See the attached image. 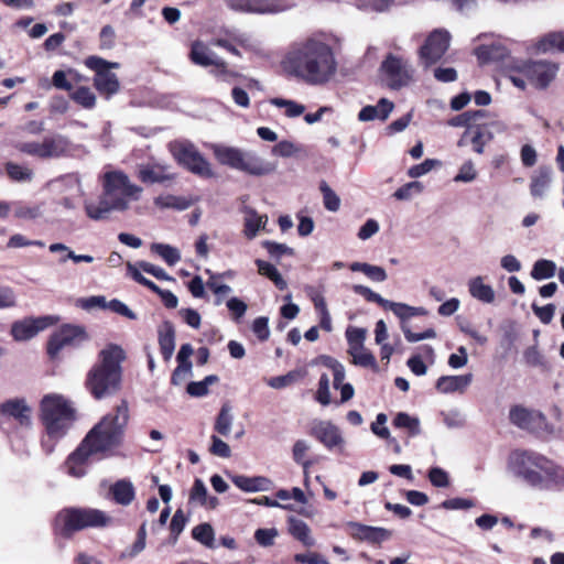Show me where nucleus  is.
<instances>
[{
	"label": "nucleus",
	"mask_w": 564,
	"mask_h": 564,
	"mask_svg": "<svg viewBox=\"0 0 564 564\" xmlns=\"http://www.w3.org/2000/svg\"><path fill=\"white\" fill-rule=\"evenodd\" d=\"M285 69L312 86L329 83L337 74L338 63L333 47L317 37L292 45L284 59Z\"/></svg>",
	"instance_id": "f257e3e1"
},
{
	"label": "nucleus",
	"mask_w": 564,
	"mask_h": 564,
	"mask_svg": "<svg viewBox=\"0 0 564 564\" xmlns=\"http://www.w3.org/2000/svg\"><path fill=\"white\" fill-rule=\"evenodd\" d=\"M130 412L128 401L122 399L111 412L105 414L88 432L78 448L73 452V477L85 475L82 463L93 454L106 456L121 445L124 431L129 423Z\"/></svg>",
	"instance_id": "f03ea898"
},
{
	"label": "nucleus",
	"mask_w": 564,
	"mask_h": 564,
	"mask_svg": "<svg viewBox=\"0 0 564 564\" xmlns=\"http://www.w3.org/2000/svg\"><path fill=\"white\" fill-rule=\"evenodd\" d=\"M507 471L533 489L564 490V467L535 451H512L507 459Z\"/></svg>",
	"instance_id": "7ed1b4c3"
},
{
	"label": "nucleus",
	"mask_w": 564,
	"mask_h": 564,
	"mask_svg": "<svg viewBox=\"0 0 564 564\" xmlns=\"http://www.w3.org/2000/svg\"><path fill=\"white\" fill-rule=\"evenodd\" d=\"M143 189L132 183L122 171H108L102 175V193L98 202L85 204L86 214L94 220H104L111 212H124L131 202L140 199Z\"/></svg>",
	"instance_id": "20e7f679"
},
{
	"label": "nucleus",
	"mask_w": 564,
	"mask_h": 564,
	"mask_svg": "<svg viewBox=\"0 0 564 564\" xmlns=\"http://www.w3.org/2000/svg\"><path fill=\"white\" fill-rule=\"evenodd\" d=\"M126 358L123 348L116 344H109L98 352L97 361L85 380V387L95 400L111 398L121 390Z\"/></svg>",
	"instance_id": "39448f33"
},
{
	"label": "nucleus",
	"mask_w": 564,
	"mask_h": 564,
	"mask_svg": "<svg viewBox=\"0 0 564 564\" xmlns=\"http://www.w3.org/2000/svg\"><path fill=\"white\" fill-rule=\"evenodd\" d=\"M216 160L221 165L242 172L254 177H263L273 174L278 164L260 156L254 151L243 150L219 143L209 145Z\"/></svg>",
	"instance_id": "423d86ee"
},
{
	"label": "nucleus",
	"mask_w": 564,
	"mask_h": 564,
	"mask_svg": "<svg viewBox=\"0 0 564 564\" xmlns=\"http://www.w3.org/2000/svg\"><path fill=\"white\" fill-rule=\"evenodd\" d=\"M41 419L51 438L63 437L70 423V403L62 394L50 393L43 397Z\"/></svg>",
	"instance_id": "0eeeda50"
},
{
	"label": "nucleus",
	"mask_w": 564,
	"mask_h": 564,
	"mask_svg": "<svg viewBox=\"0 0 564 564\" xmlns=\"http://www.w3.org/2000/svg\"><path fill=\"white\" fill-rule=\"evenodd\" d=\"M169 147L176 162L191 173L203 178H212L215 176L212 164L191 141L176 140L171 142Z\"/></svg>",
	"instance_id": "6e6552de"
},
{
	"label": "nucleus",
	"mask_w": 564,
	"mask_h": 564,
	"mask_svg": "<svg viewBox=\"0 0 564 564\" xmlns=\"http://www.w3.org/2000/svg\"><path fill=\"white\" fill-rule=\"evenodd\" d=\"M85 65L95 72L94 86L106 99L111 98L120 90V83L112 68H119L120 64L108 62L98 56H89L85 59Z\"/></svg>",
	"instance_id": "1a4fd4ad"
},
{
	"label": "nucleus",
	"mask_w": 564,
	"mask_h": 564,
	"mask_svg": "<svg viewBox=\"0 0 564 564\" xmlns=\"http://www.w3.org/2000/svg\"><path fill=\"white\" fill-rule=\"evenodd\" d=\"M503 123L488 119H480L478 122L466 129L457 142L458 147L471 144L473 151L482 154L485 147L494 139L495 132H501Z\"/></svg>",
	"instance_id": "9d476101"
},
{
	"label": "nucleus",
	"mask_w": 564,
	"mask_h": 564,
	"mask_svg": "<svg viewBox=\"0 0 564 564\" xmlns=\"http://www.w3.org/2000/svg\"><path fill=\"white\" fill-rule=\"evenodd\" d=\"M380 70L387 86L392 89L408 86L413 77V68L409 61L394 54L386 56Z\"/></svg>",
	"instance_id": "9b49d317"
},
{
	"label": "nucleus",
	"mask_w": 564,
	"mask_h": 564,
	"mask_svg": "<svg viewBox=\"0 0 564 564\" xmlns=\"http://www.w3.org/2000/svg\"><path fill=\"white\" fill-rule=\"evenodd\" d=\"M451 34L445 29H435L425 39L419 50L420 63L429 68L445 55L451 44Z\"/></svg>",
	"instance_id": "f8f14e48"
},
{
	"label": "nucleus",
	"mask_w": 564,
	"mask_h": 564,
	"mask_svg": "<svg viewBox=\"0 0 564 564\" xmlns=\"http://www.w3.org/2000/svg\"><path fill=\"white\" fill-rule=\"evenodd\" d=\"M517 69L540 88H545L555 78L558 65L549 61H517Z\"/></svg>",
	"instance_id": "ddd939ff"
},
{
	"label": "nucleus",
	"mask_w": 564,
	"mask_h": 564,
	"mask_svg": "<svg viewBox=\"0 0 564 564\" xmlns=\"http://www.w3.org/2000/svg\"><path fill=\"white\" fill-rule=\"evenodd\" d=\"M57 322L55 316L26 317L17 321L11 326V335L17 341H26L35 337L40 332L54 325Z\"/></svg>",
	"instance_id": "4468645a"
},
{
	"label": "nucleus",
	"mask_w": 564,
	"mask_h": 564,
	"mask_svg": "<svg viewBox=\"0 0 564 564\" xmlns=\"http://www.w3.org/2000/svg\"><path fill=\"white\" fill-rule=\"evenodd\" d=\"M310 434L321 442L327 449L341 448L345 440L338 426L327 420H314Z\"/></svg>",
	"instance_id": "2eb2a0df"
},
{
	"label": "nucleus",
	"mask_w": 564,
	"mask_h": 564,
	"mask_svg": "<svg viewBox=\"0 0 564 564\" xmlns=\"http://www.w3.org/2000/svg\"><path fill=\"white\" fill-rule=\"evenodd\" d=\"M347 529L352 539L371 544H380L392 536V532L386 528L366 525L355 521L348 522Z\"/></svg>",
	"instance_id": "dca6fc26"
},
{
	"label": "nucleus",
	"mask_w": 564,
	"mask_h": 564,
	"mask_svg": "<svg viewBox=\"0 0 564 564\" xmlns=\"http://www.w3.org/2000/svg\"><path fill=\"white\" fill-rule=\"evenodd\" d=\"M1 424L4 420H14L22 427H31V408L24 399H10L0 405Z\"/></svg>",
	"instance_id": "f3484780"
},
{
	"label": "nucleus",
	"mask_w": 564,
	"mask_h": 564,
	"mask_svg": "<svg viewBox=\"0 0 564 564\" xmlns=\"http://www.w3.org/2000/svg\"><path fill=\"white\" fill-rule=\"evenodd\" d=\"M227 8L235 12L252 14H276L285 11L284 6L269 4L267 0H225Z\"/></svg>",
	"instance_id": "a211bd4d"
},
{
	"label": "nucleus",
	"mask_w": 564,
	"mask_h": 564,
	"mask_svg": "<svg viewBox=\"0 0 564 564\" xmlns=\"http://www.w3.org/2000/svg\"><path fill=\"white\" fill-rule=\"evenodd\" d=\"M110 518L97 509H74L73 508V530L84 528H101L108 525Z\"/></svg>",
	"instance_id": "6ab92c4d"
},
{
	"label": "nucleus",
	"mask_w": 564,
	"mask_h": 564,
	"mask_svg": "<svg viewBox=\"0 0 564 564\" xmlns=\"http://www.w3.org/2000/svg\"><path fill=\"white\" fill-rule=\"evenodd\" d=\"M473 375L442 376L437 379L435 388L444 394L459 392L463 393L471 383Z\"/></svg>",
	"instance_id": "aec40b11"
},
{
	"label": "nucleus",
	"mask_w": 564,
	"mask_h": 564,
	"mask_svg": "<svg viewBox=\"0 0 564 564\" xmlns=\"http://www.w3.org/2000/svg\"><path fill=\"white\" fill-rule=\"evenodd\" d=\"M138 177L148 184L163 183L173 178L167 172V166L159 163L139 165Z\"/></svg>",
	"instance_id": "412c9836"
},
{
	"label": "nucleus",
	"mask_w": 564,
	"mask_h": 564,
	"mask_svg": "<svg viewBox=\"0 0 564 564\" xmlns=\"http://www.w3.org/2000/svg\"><path fill=\"white\" fill-rule=\"evenodd\" d=\"M220 57L204 42L195 41L191 45L189 59L202 67H212Z\"/></svg>",
	"instance_id": "4be33fe9"
},
{
	"label": "nucleus",
	"mask_w": 564,
	"mask_h": 564,
	"mask_svg": "<svg viewBox=\"0 0 564 564\" xmlns=\"http://www.w3.org/2000/svg\"><path fill=\"white\" fill-rule=\"evenodd\" d=\"M231 481L239 489L246 492L268 491L272 487V481L263 476L248 477L243 475L231 476Z\"/></svg>",
	"instance_id": "5701e85b"
},
{
	"label": "nucleus",
	"mask_w": 564,
	"mask_h": 564,
	"mask_svg": "<svg viewBox=\"0 0 564 564\" xmlns=\"http://www.w3.org/2000/svg\"><path fill=\"white\" fill-rule=\"evenodd\" d=\"M393 108V102L381 98L377 105L364 107L358 113V119L360 121H371L376 119L384 121L392 112Z\"/></svg>",
	"instance_id": "b1692460"
},
{
	"label": "nucleus",
	"mask_w": 564,
	"mask_h": 564,
	"mask_svg": "<svg viewBox=\"0 0 564 564\" xmlns=\"http://www.w3.org/2000/svg\"><path fill=\"white\" fill-rule=\"evenodd\" d=\"M159 345L163 359L169 361L175 350V329L172 323L164 322L159 329Z\"/></svg>",
	"instance_id": "393cba45"
},
{
	"label": "nucleus",
	"mask_w": 564,
	"mask_h": 564,
	"mask_svg": "<svg viewBox=\"0 0 564 564\" xmlns=\"http://www.w3.org/2000/svg\"><path fill=\"white\" fill-rule=\"evenodd\" d=\"M538 53L564 52V30L550 32L535 43Z\"/></svg>",
	"instance_id": "a878e982"
},
{
	"label": "nucleus",
	"mask_w": 564,
	"mask_h": 564,
	"mask_svg": "<svg viewBox=\"0 0 564 564\" xmlns=\"http://www.w3.org/2000/svg\"><path fill=\"white\" fill-rule=\"evenodd\" d=\"M468 291L470 295L486 304L495 301V291L491 285L484 282L482 276H475L468 281Z\"/></svg>",
	"instance_id": "bb28decb"
},
{
	"label": "nucleus",
	"mask_w": 564,
	"mask_h": 564,
	"mask_svg": "<svg viewBox=\"0 0 564 564\" xmlns=\"http://www.w3.org/2000/svg\"><path fill=\"white\" fill-rule=\"evenodd\" d=\"M110 492L113 500L121 506H129L135 497V489L132 482L128 479H120L116 481L111 486Z\"/></svg>",
	"instance_id": "cd10ccee"
},
{
	"label": "nucleus",
	"mask_w": 564,
	"mask_h": 564,
	"mask_svg": "<svg viewBox=\"0 0 564 564\" xmlns=\"http://www.w3.org/2000/svg\"><path fill=\"white\" fill-rule=\"evenodd\" d=\"M70 345V325H64L58 332L54 333L47 344V354L52 359L58 357L61 350Z\"/></svg>",
	"instance_id": "c85d7f7f"
},
{
	"label": "nucleus",
	"mask_w": 564,
	"mask_h": 564,
	"mask_svg": "<svg viewBox=\"0 0 564 564\" xmlns=\"http://www.w3.org/2000/svg\"><path fill=\"white\" fill-rule=\"evenodd\" d=\"M552 181V171L550 167H540L532 177L530 192L533 197L542 198L547 192Z\"/></svg>",
	"instance_id": "c756f323"
},
{
	"label": "nucleus",
	"mask_w": 564,
	"mask_h": 564,
	"mask_svg": "<svg viewBox=\"0 0 564 564\" xmlns=\"http://www.w3.org/2000/svg\"><path fill=\"white\" fill-rule=\"evenodd\" d=\"M386 310L391 311L403 323L415 316H424L427 311L422 306H410L401 302L389 301Z\"/></svg>",
	"instance_id": "7c9ffc66"
},
{
	"label": "nucleus",
	"mask_w": 564,
	"mask_h": 564,
	"mask_svg": "<svg viewBox=\"0 0 564 564\" xmlns=\"http://www.w3.org/2000/svg\"><path fill=\"white\" fill-rule=\"evenodd\" d=\"M68 148V141L61 135L45 138L43 140V159L58 158L63 155Z\"/></svg>",
	"instance_id": "2f4dec72"
},
{
	"label": "nucleus",
	"mask_w": 564,
	"mask_h": 564,
	"mask_svg": "<svg viewBox=\"0 0 564 564\" xmlns=\"http://www.w3.org/2000/svg\"><path fill=\"white\" fill-rule=\"evenodd\" d=\"M245 213L246 217L243 232L248 239H253L257 236L260 228L264 227V225L267 224L268 217L258 214L252 208H247Z\"/></svg>",
	"instance_id": "473e14b6"
},
{
	"label": "nucleus",
	"mask_w": 564,
	"mask_h": 564,
	"mask_svg": "<svg viewBox=\"0 0 564 564\" xmlns=\"http://www.w3.org/2000/svg\"><path fill=\"white\" fill-rule=\"evenodd\" d=\"M256 264L259 274L271 280L279 290L283 291L288 288L286 281L282 278L279 270L272 263L257 259Z\"/></svg>",
	"instance_id": "72a5a7b5"
},
{
	"label": "nucleus",
	"mask_w": 564,
	"mask_h": 564,
	"mask_svg": "<svg viewBox=\"0 0 564 564\" xmlns=\"http://www.w3.org/2000/svg\"><path fill=\"white\" fill-rule=\"evenodd\" d=\"M290 533L299 541H301L305 546L315 545V539L311 535V530L308 525L300 519L291 518L290 519Z\"/></svg>",
	"instance_id": "f704fd0d"
},
{
	"label": "nucleus",
	"mask_w": 564,
	"mask_h": 564,
	"mask_svg": "<svg viewBox=\"0 0 564 564\" xmlns=\"http://www.w3.org/2000/svg\"><path fill=\"white\" fill-rule=\"evenodd\" d=\"M232 423L234 415L231 413V406L225 403L216 417L214 430L223 436H228L231 432Z\"/></svg>",
	"instance_id": "c9c22d12"
},
{
	"label": "nucleus",
	"mask_w": 564,
	"mask_h": 564,
	"mask_svg": "<svg viewBox=\"0 0 564 564\" xmlns=\"http://www.w3.org/2000/svg\"><path fill=\"white\" fill-rule=\"evenodd\" d=\"M486 113L487 112L485 110H468L453 117L448 121V124L451 127H465L466 129H469V127L478 122L480 119H485Z\"/></svg>",
	"instance_id": "e433bc0d"
},
{
	"label": "nucleus",
	"mask_w": 564,
	"mask_h": 564,
	"mask_svg": "<svg viewBox=\"0 0 564 564\" xmlns=\"http://www.w3.org/2000/svg\"><path fill=\"white\" fill-rule=\"evenodd\" d=\"M151 251L160 256L171 267L181 260L178 249L167 243L154 242L151 245Z\"/></svg>",
	"instance_id": "4c0bfd02"
},
{
	"label": "nucleus",
	"mask_w": 564,
	"mask_h": 564,
	"mask_svg": "<svg viewBox=\"0 0 564 564\" xmlns=\"http://www.w3.org/2000/svg\"><path fill=\"white\" fill-rule=\"evenodd\" d=\"M556 264L555 262L546 259H540L534 262L531 276L536 281H542L546 279H551L555 275Z\"/></svg>",
	"instance_id": "58836bf2"
},
{
	"label": "nucleus",
	"mask_w": 564,
	"mask_h": 564,
	"mask_svg": "<svg viewBox=\"0 0 564 564\" xmlns=\"http://www.w3.org/2000/svg\"><path fill=\"white\" fill-rule=\"evenodd\" d=\"M393 425L397 429L406 430L410 436H416L421 433L420 420L415 416L409 415L405 412H399L395 415Z\"/></svg>",
	"instance_id": "ea45409f"
},
{
	"label": "nucleus",
	"mask_w": 564,
	"mask_h": 564,
	"mask_svg": "<svg viewBox=\"0 0 564 564\" xmlns=\"http://www.w3.org/2000/svg\"><path fill=\"white\" fill-rule=\"evenodd\" d=\"M155 206L160 208H173L176 210H185L191 206V200L183 196L160 195L154 199Z\"/></svg>",
	"instance_id": "a19ab883"
},
{
	"label": "nucleus",
	"mask_w": 564,
	"mask_h": 564,
	"mask_svg": "<svg viewBox=\"0 0 564 564\" xmlns=\"http://www.w3.org/2000/svg\"><path fill=\"white\" fill-rule=\"evenodd\" d=\"M54 533L57 538H70V509L61 510L54 520Z\"/></svg>",
	"instance_id": "79ce46f5"
},
{
	"label": "nucleus",
	"mask_w": 564,
	"mask_h": 564,
	"mask_svg": "<svg viewBox=\"0 0 564 564\" xmlns=\"http://www.w3.org/2000/svg\"><path fill=\"white\" fill-rule=\"evenodd\" d=\"M349 354L352 357V362L357 366L365 368L377 369V362L375 356L365 346H356L349 349Z\"/></svg>",
	"instance_id": "37998d69"
},
{
	"label": "nucleus",
	"mask_w": 564,
	"mask_h": 564,
	"mask_svg": "<svg viewBox=\"0 0 564 564\" xmlns=\"http://www.w3.org/2000/svg\"><path fill=\"white\" fill-rule=\"evenodd\" d=\"M192 536L203 545L215 547V532L209 523H200L193 528Z\"/></svg>",
	"instance_id": "c03bdc74"
},
{
	"label": "nucleus",
	"mask_w": 564,
	"mask_h": 564,
	"mask_svg": "<svg viewBox=\"0 0 564 564\" xmlns=\"http://www.w3.org/2000/svg\"><path fill=\"white\" fill-rule=\"evenodd\" d=\"M506 50L500 44L479 45L475 54L481 62L498 59L505 56Z\"/></svg>",
	"instance_id": "a18cd8bd"
},
{
	"label": "nucleus",
	"mask_w": 564,
	"mask_h": 564,
	"mask_svg": "<svg viewBox=\"0 0 564 564\" xmlns=\"http://www.w3.org/2000/svg\"><path fill=\"white\" fill-rule=\"evenodd\" d=\"M304 377V372L302 370H292L286 375L272 377L268 380V386L273 389H283L288 386L293 384L297 380Z\"/></svg>",
	"instance_id": "49530a36"
},
{
	"label": "nucleus",
	"mask_w": 564,
	"mask_h": 564,
	"mask_svg": "<svg viewBox=\"0 0 564 564\" xmlns=\"http://www.w3.org/2000/svg\"><path fill=\"white\" fill-rule=\"evenodd\" d=\"M6 171L9 177L15 182H30L33 177L31 169L12 162L6 164Z\"/></svg>",
	"instance_id": "de8ad7c7"
},
{
	"label": "nucleus",
	"mask_w": 564,
	"mask_h": 564,
	"mask_svg": "<svg viewBox=\"0 0 564 564\" xmlns=\"http://www.w3.org/2000/svg\"><path fill=\"white\" fill-rule=\"evenodd\" d=\"M273 106L278 108L285 109V116L289 118H295L304 113L305 107L294 100L283 99V98H273L270 101Z\"/></svg>",
	"instance_id": "09e8293b"
},
{
	"label": "nucleus",
	"mask_w": 564,
	"mask_h": 564,
	"mask_svg": "<svg viewBox=\"0 0 564 564\" xmlns=\"http://www.w3.org/2000/svg\"><path fill=\"white\" fill-rule=\"evenodd\" d=\"M14 216L20 219H35L41 216V207L39 205H28L23 203H13Z\"/></svg>",
	"instance_id": "8fccbe9b"
},
{
	"label": "nucleus",
	"mask_w": 564,
	"mask_h": 564,
	"mask_svg": "<svg viewBox=\"0 0 564 564\" xmlns=\"http://www.w3.org/2000/svg\"><path fill=\"white\" fill-rule=\"evenodd\" d=\"M319 189L323 194L325 208L329 212H337L340 207V199L338 195L324 181L319 184Z\"/></svg>",
	"instance_id": "3c124183"
},
{
	"label": "nucleus",
	"mask_w": 564,
	"mask_h": 564,
	"mask_svg": "<svg viewBox=\"0 0 564 564\" xmlns=\"http://www.w3.org/2000/svg\"><path fill=\"white\" fill-rule=\"evenodd\" d=\"M127 273L128 275L133 279L135 282H138L139 284L143 285V286H147L148 289H150L151 291H153L154 293L156 294H160L162 292V289H160L154 282H152L151 280L147 279L141 272L140 270L138 269L137 265H134L133 263L131 262H128L127 263Z\"/></svg>",
	"instance_id": "603ef678"
},
{
	"label": "nucleus",
	"mask_w": 564,
	"mask_h": 564,
	"mask_svg": "<svg viewBox=\"0 0 564 564\" xmlns=\"http://www.w3.org/2000/svg\"><path fill=\"white\" fill-rule=\"evenodd\" d=\"M352 291L356 294L364 296L368 302L377 303L378 305H380L384 310H386V307H387V305L389 303V300L383 299L380 294L373 292L368 286H365V285H361V284H356V285L352 286Z\"/></svg>",
	"instance_id": "864d4df0"
},
{
	"label": "nucleus",
	"mask_w": 564,
	"mask_h": 564,
	"mask_svg": "<svg viewBox=\"0 0 564 564\" xmlns=\"http://www.w3.org/2000/svg\"><path fill=\"white\" fill-rule=\"evenodd\" d=\"M210 74L223 82H230L237 76V73L231 70L221 57L212 66Z\"/></svg>",
	"instance_id": "5fc2aeb1"
},
{
	"label": "nucleus",
	"mask_w": 564,
	"mask_h": 564,
	"mask_svg": "<svg viewBox=\"0 0 564 564\" xmlns=\"http://www.w3.org/2000/svg\"><path fill=\"white\" fill-rule=\"evenodd\" d=\"M308 449H310V444L304 440L296 441L294 443L293 449H292L293 459L297 464H301L303 466L305 474H306L307 469L310 468V466L312 465V462L304 460V457Z\"/></svg>",
	"instance_id": "6e6d98bb"
},
{
	"label": "nucleus",
	"mask_w": 564,
	"mask_h": 564,
	"mask_svg": "<svg viewBox=\"0 0 564 564\" xmlns=\"http://www.w3.org/2000/svg\"><path fill=\"white\" fill-rule=\"evenodd\" d=\"M133 264L138 267V269L140 270L141 273L142 272L149 273V274L153 275L154 278H156L158 280H162V281H174V279L171 275H169L166 273V271L164 269H162L161 267H158V265L152 264L147 261H139Z\"/></svg>",
	"instance_id": "4d7b16f0"
},
{
	"label": "nucleus",
	"mask_w": 564,
	"mask_h": 564,
	"mask_svg": "<svg viewBox=\"0 0 564 564\" xmlns=\"http://www.w3.org/2000/svg\"><path fill=\"white\" fill-rule=\"evenodd\" d=\"M510 421L520 429H528L531 423V413L521 406H514L509 413Z\"/></svg>",
	"instance_id": "13d9d810"
},
{
	"label": "nucleus",
	"mask_w": 564,
	"mask_h": 564,
	"mask_svg": "<svg viewBox=\"0 0 564 564\" xmlns=\"http://www.w3.org/2000/svg\"><path fill=\"white\" fill-rule=\"evenodd\" d=\"M73 100L84 108L90 109L96 104V96L89 88L79 87L73 93Z\"/></svg>",
	"instance_id": "bf43d9fd"
},
{
	"label": "nucleus",
	"mask_w": 564,
	"mask_h": 564,
	"mask_svg": "<svg viewBox=\"0 0 564 564\" xmlns=\"http://www.w3.org/2000/svg\"><path fill=\"white\" fill-rule=\"evenodd\" d=\"M477 177V171L474 163L468 160L462 164L458 173L454 176L456 183H470Z\"/></svg>",
	"instance_id": "052dcab7"
},
{
	"label": "nucleus",
	"mask_w": 564,
	"mask_h": 564,
	"mask_svg": "<svg viewBox=\"0 0 564 564\" xmlns=\"http://www.w3.org/2000/svg\"><path fill=\"white\" fill-rule=\"evenodd\" d=\"M427 477L434 487L446 488L449 486V475L441 467L430 468Z\"/></svg>",
	"instance_id": "680f3d73"
},
{
	"label": "nucleus",
	"mask_w": 564,
	"mask_h": 564,
	"mask_svg": "<svg viewBox=\"0 0 564 564\" xmlns=\"http://www.w3.org/2000/svg\"><path fill=\"white\" fill-rule=\"evenodd\" d=\"M422 191H423V185L417 181H413V182L406 183L405 185L399 187L394 192L393 196L399 200H405V199H410L413 196V194H420Z\"/></svg>",
	"instance_id": "e2e57ef3"
},
{
	"label": "nucleus",
	"mask_w": 564,
	"mask_h": 564,
	"mask_svg": "<svg viewBox=\"0 0 564 564\" xmlns=\"http://www.w3.org/2000/svg\"><path fill=\"white\" fill-rule=\"evenodd\" d=\"M262 246L267 249L270 257L275 259H280L284 254L293 256L294 253L293 249L284 243L265 240L262 242Z\"/></svg>",
	"instance_id": "0e129e2a"
},
{
	"label": "nucleus",
	"mask_w": 564,
	"mask_h": 564,
	"mask_svg": "<svg viewBox=\"0 0 564 564\" xmlns=\"http://www.w3.org/2000/svg\"><path fill=\"white\" fill-rule=\"evenodd\" d=\"M315 399L324 406L330 404L329 378L326 373H323L319 378Z\"/></svg>",
	"instance_id": "69168bd1"
},
{
	"label": "nucleus",
	"mask_w": 564,
	"mask_h": 564,
	"mask_svg": "<svg viewBox=\"0 0 564 564\" xmlns=\"http://www.w3.org/2000/svg\"><path fill=\"white\" fill-rule=\"evenodd\" d=\"M208 495L207 487L205 486L204 481L199 478H196L193 487L189 491L188 501L198 503L199 506L203 505L206 497Z\"/></svg>",
	"instance_id": "338daca9"
},
{
	"label": "nucleus",
	"mask_w": 564,
	"mask_h": 564,
	"mask_svg": "<svg viewBox=\"0 0 564 564\" xmlns=\"http://www.w3.org/2000/svg\"><path fill=\"white\" fill-rule=\"evenodd\" d=\"M252 332L261 341L270 337L269 318L265 316L257 317L252 323Z\"/></svg>",
	"instance_id": "774afa93"
}]
</instances>
